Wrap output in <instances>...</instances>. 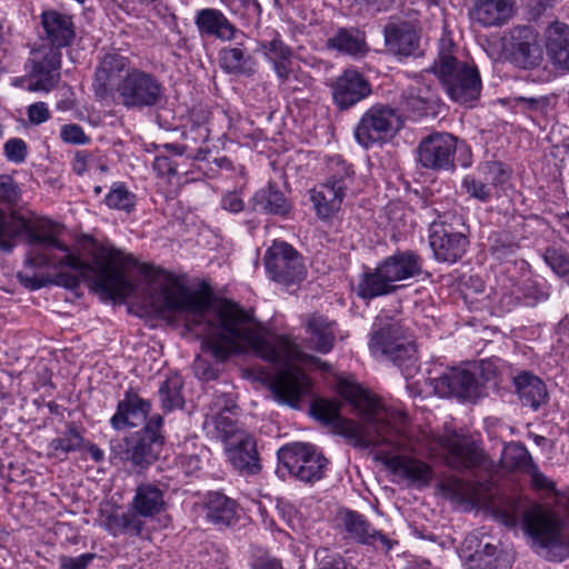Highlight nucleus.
<instances>
[{
    "label": "nucleus",
    "mask_w": 569,
    "mask_h": 569,
    "mask_svg": "<svg viewBox=\"0 0 569 569\" xmlns=\"http://www.w3.org/2000/svg\"><path fill=\"white\" fill-rule=\"evenodd\" d=\"M150 283V302L160 312L186 317V328L202 335L203 346L212 356L224 361L232 355L253 352L282 367L273 377L270 390L281 405L297 408L310 390L308 376L292 362L303 359L299 346L288 337L270 338L251 312L230 300L211 305L210 298L191 291L171 273L141 266Z\"/></svg>",
    "instance_id": "f257e3e1"
},
{
    "label": "nucleus",
    "mask_w": 569,
    "mask_h": 569,
    "mask_svg": "<svg viewBox=\"0 0 569 569\" xmlns=\"http://www.w3.org/2000/svg\"><path fill=\"white\" fill-rule=\"evenodd\" d=\"M19 234L26 236L28 244L41 247L30 250L26 264L31 268L52 267L59 270L58 284L72 289L83 278L112 298H126L133 291V284L126 274V269L137 263L132 256L111 248L103 250L93 263L84 262L69 253V248L59 241L53 222H14L0 209V250L10 252Z\"/></svg>",
    "instance_id": "f03ea898"
},
{
    "label": "nucleus",
    "mask_w": 569,
    "mask_h": 569,
    "mask_svg": "<svg viewBox=\"0 0 569 569\" xmlns=\"http://www.w3.org/2000/svg\"><path fill=\"white\" fill-rule=\"evenodd\" d=\"M342 397L352 405L360 421L341 417V402L331 399L312 401L311 415L356 448L390 446L396 451L416 450L406 435L407 415L386 408L379 399L355 385H343Z\"/></svg>",
    "instance_id": "7ed1b4c3"
},
{
    "label": "nucleus",
    "mask_w": 569,
    "mask_h": 569,
    "mask_svg": "<svg viewBox=\"0 0 569 569\" xmlns=\"http://www.w3.org/2000/svg\"><path fill=\"white\" fill-rule=\"evenodd\" d=\"M430 70L437 76L451 100L467 104L480 97L481 79L478 69L456 57V44L442 38Z\"/></svg>",
    "instance_id": "20e7f679"
},
{
    "label": "nucleus",
    "mask_w": 569,
    "mask_h": 569,
    "mask_svg": "<svg viewBox=\"0 0 569 569\" xmlns=\"http://www.w3.org/2000/svg\"><path fill=\"white\" fill-rule=\"evenodd\" d=\"M369 348L373 355H382L395 363L406 378L418 370L416 345L407 336L398 319L381 311L375 319Z\"/></svg>",
    "instance_id": "39448f33"
},
{
    "label": "nucleus",
    "mask_w": 569,
    "mask_h": 569,
    "mask_svg": "<svg viewBox=\"0 0 569 569\" xmlns=\"http://www.w3.org/2000/svg\"><path fill=\"white\" fill-rule=\"evenodd\" d=\"M422 272V260L411 250L398 251L383 259L375 269L362 274L358 284V296L373 299L395 292L397 281L407 280Z\"/></svg>",
    "instance_id": "423d86ee"
},
{
    "label": "nucleus",
    "mask_w": 569,
    "mask_h": 569,
    "mask_svg": "<svg viewBox=\"0 0 569 569\" xmlns=\"http://www.w3.org/2000/svg\"><path fill=\"white\" fill-rule=\"evenodd\" d=\"M163 419L157 415L148 420L146 426L113 446V451L121 460L131 462L133 467L146 469L152 465L160 455L164 443L161 432Z\"/></svg>",
    "instance_id": "0eeeda50"
},
{
    "label": "nucleus",
    "mask_w": 569,
    "mask_h": 569,
    "mask_svg": "<svg viewBox=\"0 0 569 569\" xmlns=\"http://www.w3.org/2000/svg\"><path fill=\"white\" fill-rule=\"evenodd\" d=\"M425 447L430 452L443 451L446 465L457 471L472 470L485 460L482 450L473 440L455 431L425 436Z\"/></svg>",
    "instance_id": "6e6552de"
},
{
    "label": "nucleus",
    "mask_w": 569,
    "mask_h": 569,
    "mask_svg": "<svg viewBox=\"0 0 569 569\" xmlns=\"http://www.w3.org/2000/svg\"><path fill=\"white\" fill-rule=\"evenodd\" d=\"M116 92L124 108L143 109L158 106L163 99L164 88L154 74L132 68L118 83Z\"/></svg>",
    "instance_id": "1a4fd4ad"
},
{
    "label": "nucleus",
    "mask_w": 569,
    "mask_h": 569,
    "mask_svg": "<svg viewBox=\"0 0 569 569\" xmlns=\"http://www.w3.org/2000/svg\"><path fill=\"white\" fill-rule=\"evenodd\" d=\"M505 58L515 67L532 70L543 61V50L538 32L531 26H515L501 38Z\"/></svg>",
    "instance_id": "9d476101"
},
{
    "label": "nucleus",
    "mask_w": 569,
    "mask_h": 569,
    "mask_svg": "<svg viewBox=\"0 0 569 569\" xmlns=\"http://www.w3.org/2000/svg\"><path fill=\"white\" fill-rule=\"evenodd\" d=\"M402 127L397 109L387 104H375L361 117L355 130L357 141L365 148L392 138Z\"/></svg>",
    "instance_id": "9b49d317"
},
{
    "label": "nucleus",
    "mask_w": 569,
    "mask_h": 569,
    "mask_svg": "<svg viewBox=\"0 0 569 569\" xmlns=\"http://www.w3.org/2000/svg\"><path fill=\"white\" fill-rule=\"evenodd\" d=\"M278 458L290 475L305 482L320 480L328 465V459L313 445L302 442L282 447Z\"/></svg>",
    "instance_id": "f8f14e48"
},
{
    "label": "nucleus",
    "mask_w": 569,
    "mask_h": 569,
    "mask_svg": "<svg viewBox=\"0 0 569 569\" xmlns=\"http://www.w3.org/2000/svg\"><path fill=\"white\" fill-rule=\"evenodd\" d=\"M330 168L335 172L311 196L317 214L322 219L340 210L353 173L339 157L331 159Z\"/></svg>",
    "instance_id": "ddd939ff"
},
{
    "label": "nucleus",
    "mask_w": 569,
    "mask_h": 569,
    "mask_svg": "<svg viewBox=\"0 0 569 569\" xmlns=\"http://www.w3.org/2000/svg\"><path fill=\"white\" fill-rule=\"evenodd\" d=\"M268 276L273 281L289 286L306 277V266L301 254L289 243L274 240L263 257Z\"/></svg>",
    "instance_id": "4468645a"
},
{
    "label": "nucleus",
    "mask_w": 569,
    "mask_h": 569,
    "mask_svg": "<svg viewBox=\"0 0 569 569\" xmlns=\"http://www.w3.org/2000/svg\"><path fill=\"white\" fill-rule=\"evenodd\" d=\"M239 410L231 392L216 395L209 406L204 425H213L217 438L221 439L226 446L250 436L236 418Z\"/></svg>",
    "instance_id": "2eb2a0df"
},
{
    "label": "nucleus",
    "mask_w": 569,
    "mask_h": 569,
    "mask_svg": "<svg viewBox=\"0 0 569 569\" xmlns=\"http://www.w3.org/2000/svg\"><path fill=\"white\" fill-rule=\"evenodd\" d=\"M450 219L456 217L443 214L431 223L429 242L439 261L453 263L465 254L469 241L463 232L453 229Z\"/></svg>",
    "instance_id": "dca6fc26"
},
{
    "label": "nucleus",
    "mask_w": 569,
    "mask_h": 569,
    "mask_svg": "<svg viewBox=\"0 0 569 569\" xmlns=\"http://www.w3.org/2000/svg\"><path fill=\"white\" fill-rule=\"evenodd\" d=\"M456 151V137L447 132H433L420 141L417 158L426 169L450 170L455 168Z\"/></svg>",
    "instance_id": "f3484780"
},
{
    "label": "nucleus",
    "mask_w": 569,
    "mask_h": 569,
    "mask_svg": "<svg viewBox=\"0 0 569 569\" xmlns=\"http://www.w3.org/2000/svg\"><path fill=\"white\" fill-rule=\"evenodd\" d=\"M29 91H50L57 86L60 79L61 52L57 48L42 47L32 51L28 60Z\"/></svg>",
    "instance_id": "a211bd4d"
},
{
    "label": "nucleus",
    "mask_w": 569,
    "mask_h": 569,
    "mask_svg": "<svg viewBox=\"0 0 569 569\" xmlns=\"http://www.w3.org/2000/svg\"><path fill=\"white\" fill-rule=\"evenodd\" d=\"M523 521L529 535L542 547L560 543L563 522L553 511L535 506L525 513Z\"/></svg>",
    "instance_id": "6ab92c4d"
},
{
    "label": "nucleus",
    "mask_w": 569,
    "mask_h": 569,
    "mask_svg": "<svg viewBox=\"0 0 569 569\" xmlns=\"http://www.w3.org/2000/svg\"><path fill=\"white\" fill-rule=\"evenodd\" d=\"M332 98L340 110H347L371 94L368 79L355 69H347L332 83Z\"/></svg>",
    "instance_id": "aec40b11"
},
{
    "label": "nucleus",
    "mask_w": 569,
    "mask_h": 569,
    "mask_svg": "<svg viewBox=\"0 0 569 569\" xmlns=\"http://www.w3.org/2000/svg\"><path fill=\"white\" fill-rule=\"evenodd\" d=\"M439 488L446 498L458 503L487 505L492 498V483L489 481L473 483L457 476H449L440 481Z\"/></svg>",
    "instance_id": "412c9836"
},
{
    "label": "nucleus",
    "mask_w": 569,
    "mask_h": 569,
    "mask_svg": "<svg viewBox=\"0 0 569 569\" xmlns=\"http://www.w3.org/2000/svg\"><path fill=\"white\" fill-rule=\"evenodd\" d=\"M129 59L118 52H108L99 61L93 80V90L99 99H106L116 92L121 74L128 68Z\"/></svg>",
    "instance_id": "4be33fe9"
},
{
    "label": "nucleus",
    "mask_w": 569,
    "mask_h": 569,
    "mask_svg": "<svg viewBox=\"0 0 569 569\" xmlns=\"http://www.w3.org/2000/svg\"><path fill=\"white\" fill-rule=\"evenodd\" d=\"M435 391L440 397L456 396L462 399H476L480 386L475 375L467 369L451 368L433 381Z\"/></svg>",
    "instance_id": "5701e85b"
},
{
    "label": "nucleus",
    "mask_w": 569,
    "mask_h": 569,
    "mask_svg": "<svg viewBox=\"0 0 569 569\" xmlns=\"http://www.w3.org/2000/svg\"><path fill=\"white\" fill-rule=\"evenodd\" d=\"M377 459L392 472L400 475L417 486H428L433 477L431 467L407 455H391L380 451Z\"/></svg>",
    "instance_id": "b1692460"
},
{
    "label": "nucleus",
    "mask_w": 569,
    "mask_h": 569,
    "mask_svg": "<svg viewBox=\"0 0 569 569\" xmlns=\"http://www.w3.org/2000/svg\"><path fill=\"white\" fill-rule=\"evenodd\" d=\"M515 9V0H475L469 17L483 28L501 27L513 17Z\"/></svg>",
    "instance_id": "393cba45"
},
{
    "label": "nucleus",
    "mask_w": 569,
    "mask_h": 569,
    "mask_svg": "<svg viewBox=\"0 0 569 569\" xmlns=\"http://www.w3.org/2000/svg\"><path fill=\"white\" fill-rule=\"evenodd\" d=\"M194 24L201 36L214 37L222 41L236 40L238 36L246 37L222 11L214 8L199 10L194 17Z\"/></svg>",
    "instance_id": "a878e982"
},
{
    "label": "nucleus",
    "mask_w": 569,
    "mask_h": 569,
    "mask_svg": "<svg viewBox=\"0 0 569 569\" xmlns=\"http://www.w3.org/2000/svg\"><path fill=\"white\" fill-rule=\"evenodd\" d=\"M383 33L386 46L397 54H415L419 48L420 30L412 22H389L386 24Z\"/></svg>",
    "instance_id": "bb28decb"
},
{
    "label": "nucleus",
    "mask_w": 569,
    "mask_h": 569,
    "mask_svg": "<svg viewBox=\"0 0 569 569\" xmlns=\"http://www.w3.org/2000/svg\"><path fill=\"white\" fill-rule=\"evenodd\" d=\"M342 523L348 538L355 542L368 546L380 542L386 551L391 549V541L357 511H347L342 517Z\"/></svg>",
    "instance_id": "cd10ccee"
},
{
    "label": "nucleus",
    "mask_w": 569,
    "mask_h": 569,
    "mask_svg": "<svg viewBox=\"0 0 569 569\" xmlns=\"http://www.w3.org/2000/svg\"><path fill=\"white\" fill-rule=\"evenodd\" d=\"M229 461L241 475L252 476L261 470L257 445L250 435L226 446Z\"/></svg>",
    "instance_id": "c85d7f7f"
},
{
    "label": "nucleus",
    "mask_w": 569,
    "mask_h": 569,
    "mask_svg": "<svg viewBox=\"0 0 569 569\" xmlns=\"http://www.w3.org/2000/svg\"><path fill=\"white\" fill-rule=\"evenodd\" d=\"M151 405L149 401L140 398L131 389L124 395V398L118 402L117 412L112 416L110 422L117 430L127 427H134L138 421L144 420L149 413Z\"/></svg>",
    "instance_id": "c756f323"
},
{
    "label": "nucleus",
    "mask_w": 569,
    "mask_h": 569,
    "mask_svg": "<svg viewBox=\"0 0 569 569\" xmlns=\"http://www.w3.org/2000/svg\"><path fill=\"white\" fill-rule=\"evenodd\" d=\"M547 53L553 66L569 71V26L555 21L545 32Z\"/></svg>",
    "instance_id": "7c9ffc66"
},
{
    "label": "nucleus",
    "mask_w": 569,
    "mask_h": 569,
    "mask_svg": "<svg viewBox=\"0 0 569 569\" xmlns=\"http://www.w3.org/2000/svg\"><path fill=\"white\" fill-rule=\"evenodd\" d=\"M221 69L234 76L251 77L257 70V61L242 42L222 48L219 51Z\"/></svg>",
    "instance_id": "2f4dec72"
},
{
    "label": "nucleus",
    "mask_w": 569,
    "mask_h": 569,
    "mask_svg": "<svg viewBox=\"0 0 569 569\" xmlns=\"http://www.w3.org/2000/svg\"><path fill=\"white\" fill-rule=\"evenodd\" d=\"M41 23L50 42L49 47L60 50L69 46L74 38L73 23L67 14L53 10L46 11L41 16Z\"/></svg>",
    "instance_id": "473e14b6"
},
{
    "label": "nucleus",
    "mask_w": 569,
    "mask_h": 569,
    "mask_svg": "<svg viewBox=\"0 0 569 569\" xmlns=\"http://www.w3.org/2000/svg\"><path fill=\"white\" fill-rule=\"evenodd\" d=\"M131 508L142 517H153L164 509V489L156 483L137 487Z\"/></svg>",
    "instance_id": "72a5a7b5"
},
{
    "label": "nucleus",
    "mask_w": 569,
    "mask_h": 569,
    "mask_svg": "<svg viewBox=\"0 0 569 569\" xmlns=\"http://www.w3.org/2000/svg\"><path fill=\"white\" fill-rule=\"evenodd\" d=\"M513 383L523 406L537 411L547 401L546 385L537 376L523 371L513 378Z\"/></svg>",
    "instance_id": "f704fd0d"
},
{
    "label": "nucleus",
    "mask_w": 569,
    "mask_h": 569,
    "mask_svg": "<svg viewBox=\"0 0 569 569\" xmlns=\"http://www.w3.org/2000/svg\"><path fill=\"white\" fill-rule=\"evenodd\" d=\"M252 209L266 214L286 216L290 203L274 182L259 189L251 199Z\"/></svg>",
    "instance_id": "c9c22d12"
},
{
    "label": "nucleus",
    "mask_w": 569,
    "mask_h": 569,
    "mask_svg": "<svg viewBox=\"0 0 569 569\" xmlns=\"http://www.w3.org/2000/svg\"><path fill=\"white\" fill-rule=\"evenodd\" d=\"M306 330L309 335V347L321 353H328L332 350L336 341L333 322L323 316L313 313L306 323Z\"/></svg>",
    "instance_id": "e433bc0d"
},
{
    "label": "nucleus",
    "mask_w": 569,
    "mask_h": 569,
    "mask_svg": "<svg viewBox=\"0 0 569 569\" xmlns=\"http://www.w3.org/2000/svg\"><path fill=\"white\" fill-rule=\"evenodd\" d=\"M207 519L216 526L229 527L237 515V503L219 491H211L206 498Z\"/></svg>",
    "instance_id": "4c0bfd02"
},
{
    "label": "nucleus",
    "mask_w": 569,
    "mask_h": 569,
    "mask_svg": "<svg viewBox=\"0 0 569 569\" xmlns=\"http://www.w3.org/2000/svg\"><path fill=\"white\" fill-rule=\"evenodd\" d=\"M141 517L133 509L126 511L116 510L107 517L106 528L113 536H140L144 526Z\"/></svg>",
    "instance_id": "58836bf2"
},
{
    "label": "nucleus",
    "mask_w": 569,
    "mask_h": 569,
    "mask_svg": "<svg viewBox=\"0 0 569 569\" xmlns=\"http://www.w3.org/2000/svg\"><path fill=\"white\" fill-rule=\"evenodd\" d=\"M327 46L350 56L363 54L367 51L365 39L356 29H339L328 39Z\"/></svg>",
    "instance_id": "ea45409f"
},
{
    "label": "nucleus",
    "mask_w": 569,
    "mask_h": 569,
    "mask_svg": "<svg viewBox=\"0 0 569 569\" xmlns=\"http://www.w3.org/2000/svg\"><path fill=\"white\" fill-rule=\"evenodd\" d=\"M104 202L110 209L130 213L136 207L137 197L124 183L116 182L106 194Z\"/></svg>",
    "instance_id": "a19ab883"
},
{
    "label": "nucleus",
    "mask_w": 569,
    "mask_h": 569,
    "mask_svg": "<svg viewBox=\"0 0 569 569\" xmlns=\"http://www.w3.org/2000/svg\"><path fill=\"white\" fill-rule=\"evenodd\" d=\"M182 383L179 378H169L161 385L159 396L162 407L166 410L180 408L183 405V397L181 395Z\"/></svg>",
    "instance_id": "79ce46f5"
},
{
    "label": "nucleus",
    "mask_w": 569,
    "mask_h": 569,
    "mask_svg": "<svg viewBox=\"0 0 569 569\" xmlns=\"http://www.w3.org/2000/svg\"><path fill=\"white\" fill-rule=\"evenodd\" d=\"M260 49L269 61L292 59V49L287 46L278 32H274L271 40L260 42Z\"/></svg>",
    "instance_id": "37998d69"
},
{
    "label": "nucleus",
    "mask_w": 569,
    "mask_h": 569,
    "mask_svg": "<svg viewBox=\"0 0 569 569\" xmlns=\"http://www.w3.org/2000/svg\"><path fill=\"white\" fill-rule=\"evenodd\" d=\"M478 173L490 186L503 184L509 179L508 168L500 161H486L478 167Z\"/></svg>",
    "instance_id": "c03bdc74"
},
{
    "label": "nucleus",
    "mask_w": 569,
    "mask_h": 569,
    "mask_svg": "<svg viewBox=\"0 0 569 569\" xmlns=\"http://www.w3.org/2000/svg\"><path fill=\"white\" fill-rule=\"evenodd\" d=\"M469 560L476 562L480 569H505L501 568L502 556L497 547L486 543L481 550H476L469 555Z\"/></svg>",
    "instance_id": "a18cd8bd"
},
{
    "label": "nucleus",
    "mask_w": 569,
    "mask_h": 569,
    "mask_svg": "<svg viewBox=\"0 0 569 569\" xmlns=\"http://www.w3.org/2000/svg\"><path fill=\"white\" fill-rule=\"evenodd\" d=\"M317 569H358L345 557L328 548H319L315 552Z\"/></svg>",
    "instance_id": "49530a36"
},
{
    "label": "nucleus",
    "mask_w": 569,
    "mask_h": 569,
    "mask_svg": "<svg viewBox=\"0 0 569 569\" xmlns=\"http://www.w3.org/2000/svg\"><path fill=\"white\" fill-rule=\"evenodd\" d=\"M82 440L79 431L74 427L69 426L60 437L50 442V448L53 452L68 453L78 450L81 447Z\"/></svg>",
    "instance_id": "de8ad7c7"
},
{
    "label": "nucleus",
    "mask_w": 569,
    "mask_h": 569,
    "mask_svg": "<svg viewBox=\"0 0 569 569\" xmlns=\"http://www.w3.org/2000/svg\"><path fill=\"white\" fill-rule=\"evenodd\" d=\"M462 188L470 197L481 202H488L492 198L491 186L481 177L476 178L471 174L465 177L462 180Z\"/></svg>",
    "instance_id": "09e8293b"
},
{
    "label": "nucleus",
    "mask_w": 569,
    "mask_h": 569,
    "mask_svg": "<svg viewBox=\"0 0 569 569\" xmlns=\"http://www.w3.org/2000/svg\"><path fill=\"white\" fill-rule=\"evenodd\" d=\"M546 263L560 277L569 276V256L553 248L546 250L543 254Z\"/></svg>",
    "instance_id": "8fccbe9b"
},
{
    "label": "nucleus",
    "mask_w": 569,
    "mask_h": 569,
    "mask_svg": "<svg viewBox=\"0 0 569 569\" xmlns=\"http://www.w3.org/2000/svg\"><path fill=\"white\" fill-rule=\"evenodd\" d=\"M3 153L9 162L20 164L28 158V144L21 138H11L3 144Z\"/></svg>",
    "instance_id": "3c124183"
},
{
    "label": "nucleus",
    "mask_w": 569,
    "mask_h": 569,
    "mask_svg": "<svg viewBox=\"0 0 569 569\" xmlns=\"http://www.w3.org/2000/svg\"><path fill=\"white\" fill-rule=\"evenodd\" d=\"M60 138L69 144H86L90 141L82 127L77 123L63 124L60 129Z\"/></svg>",
    "instance_id": "603ef678"
},
{
    "label": "nucleus",
    "mask_w": 569,
    "mask_h": 569,
    "mask_svg": "<svg viewBox=\"0 0 569 569\" xmlns=\"http://www.w3.org/2000/svg\"><path fill=\"white\" fill-rule=\"evenodd\" d=\"M19 187L9 174H0V201L13 203L18 200Z\"/></svg>",
    "instance_id": "864d4df0"
},
{
    "label": "nucleus",
    "mask_w": 569,
    "mask_h": 569,
    "mask_svg": "<svg viewBox=\"0 0 569 569\" xmlns=\"http://www.w3.org/2000/svg\"><path fill=\"white\" fill-rule=\"evenodd\" d=\"M96 557V553L91 552L78 557L60 556L59 566L60 569H87Z\"/></svg>",
    "instance_id": "5fc2aeb1"
},
{
    "label": "nucleus",
    "mask_w": 569,
    "mask_h": 569,
    "mask_svg": "<svg viewBox=\"0 0 569 569\" xmlns=\"http://www.w3.org/2000/svg\"><path fill=\"white\" fill-rule=\"evenodd\" d=\"M27 116L30 123L38 126L50 118V111L44 102H34L27 109Z\"/></svg>",
    "instance_id": "6e6d98bb"
},
{
    "label": "nucleus",
    "mask_w": 569,
    "mask_h": 569,
    "mask_svg": "<svg viewBox=\"0 0 569 569\" xmlns=\"http://www.w3.org/2000/svg\"><path fill=\"white\" fill-rule=\"evenodd\" d=\"M19 281L28 289L36 290L44 287L50 282L49 278L43 276H37L34 273L29 274L27 271H20L18 273Z\"/></svg>",
    "instance_id": "4d7b16f0"
},
{
    "label": "nucleus",
    "mask_w": 569,
    "mask_h": 569,
    "mask_svg": "<svg viewBox=\"0 0 569 569\" xmlns=\"http://www.w3.org/2000/svg\"><path fill=\"white\" fill-rule=\"evenodd\" d=\"M221 207L229 212L238 213L243 210L244 202L237 192L232 191L222 197Z\"/></svg>",
    "instance_id": "13d9d810"
},
{
    "label": "nucleus",
    "mask_w": 569,
    "mask_h": 569,
    "mask_svg": "<svg viewBox=\"0 0 569 569\" xmlns=\"http://www.w3.org/2000/svg\"><path fill=\"white\" fill-rule=\"evenodd\" d=\"M91 160V153L86 150H77L73 154V159L71 161L72 171L77 176H82L87 169L88 164Z\"/></svg>",
    "instance_id": "bf43d9fd"
},
{
    "label": "nucleus",
    "mask_w": 569,
    "mask_h": 569,
    "mask_svg": "<svg viewBox=\"0 0 569 569\" xmlns=\"http://www.w3.org/2000/svg\"><path fill=\"white\" fill-rule=\"evenodd\" d=\"M507 455H512V459L515 460V467L526 466L531 460V457L527 449L521 446L509 447L507 449Z\"/></svg>",
    "instance_id": "052dcab7"
},
{
    "label": "nucleus",
    "mask_w": 569,
    "mask_h": 569,
    "mask_svg": "<svg viewBox=\"0 0 569 569\" xmlns=\"http://www.w3.org/2000/svg\"><path fill=\"white\" fill-rule=\"evenodd\" d=\"M273 70L280 80L281 83L289 80L290 74L292 72V61L291 59L288 60H278L273 61Z\"/></svg>",
    "instance_id": "680f3d73"
},
{
    "label": "nucleus",
    "mask_w": 569,
    "mask_h": 569,
    "mask_svg": "<svg viewBox=\"0 0 569 569\" xmlns=\"http://www.w3.org/2000/svg\"><path fill=\"white\" fill-rule=\"evenodd\" d=\"M153 167L161 174L174 176L178 173L177 168L173 166L172 161L166 156L157 157L154 159Z\"/></svg>",
    "instance_id": "e2e57ef3"
},
{
    "label": "nucleus",
    "mask_w": 569,
    "mask_h": 569,
    "mask_svg": "<svg viewBox=\"0 0 569 569\" xmlns=\"http://www.w3.org/2000/svg\"><path fill=\"white\" fill-rule=\"evenodd\" d=\"M183 136L186 140H192L193 142L198 140L206 141L208 139V129L199 124H193Z\"/></svg>",
    "instance_id": "0e129e2a"
},
{
    "label": "nucleus",
    "mask_w": 569,
    "mask_h": 569,
    "mask_svg": "<svg viewBox=\"0 0 569 569\" xmlns=\"http://www.w3.org/2000/svg\"><path fill=\"white\" fill-rule=\"evenodd\" d=\"M518 249V246L515 243H508V244H501V246H495L492 248V253L496 256L497 259H503L509 256H512Z\"/></svg>",
    "instance_id": "69168bd1"
},
{
    "label": "nucleus",
    "mask_w": 569,
    "mask_h": 569,
    "mask_svg": "<svg viewBox=\"0 0 569 569\" xmlns=\"http://www.w3.org/2000/svg\"><path fill=\"white\" fill-rule=\"evenodd\" d=\"M532 483L539 489H551L552 482L541 472L535 471L532 473Z\"/></svg>",
    "instance_id": "338daca9"
},
{
    "label": "nucleus",
    "mask_w": 569,
    "mask_h": 569,
    "mask_svg": "<svg viewBox=\"0 0 569 569\" xmlns=\"http://www.w3.org/2000/svg\"><path fill=\"white\" fill-rule=\"evenodd\" d=\"M253 569H283V568H282V565L280 563V561H278L277 559L266 558V559L258 560L254 563Z\"/></svg>",
    "instance_id": "774afa93"
}]
</instances>
